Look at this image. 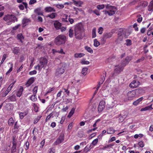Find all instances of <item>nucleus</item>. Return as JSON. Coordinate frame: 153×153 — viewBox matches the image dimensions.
Returning a JSON list of instances; mask_svg holds the SVG:
<instances>
[{
	"label": "nucleus",
	"instance_id": "obj_37",
	"mask_svg": "<svg viewBox=\"0 0 153 153\" xmlns=\"http://www.w3.org/2000/svg\"><path fill=\"white\" fill-rule=\"evenodd\" d=\"M94 45L95 47H97L100 45V42L97 41V39H94Z\"/></svg>",
	"mask_w": 153,
	"mask_h": 153
},
{
	"label": "nucleus",
	"instance_id": "obj_44",
	"mask_svg": "<svg viewBox=\"0 0 153 153\" xmlns=\"http://www.w3.org/2000/svg\"><path fill=\"white\" fill-rule=\"evenodd\" d=\"M56 13H53L51 14L48 15V17H49L51 19H53L55 18Z\"/></svg>",
	"mask_w": 153,
	"mask_h": 153
},
{
	"label": "nucleus",
	"instance_id": "obj_20",
	"mask_svg": "<svg viewBox=\"0 0 153 153\" xmlns=\"http://www.w3.org/2000/svg\"><path fill=\"white\" fill-rule=\"evenodd\" d=\"M13 53L14 54H18L20 51V49L19 47H14L12 49Z\"/></svg>",
	"mask_w": 153,
	"mask_h": 153
},
{
	"label": "nucleus",
	"instance_id": "obj_48",
	"mask_svg": "<svg viewBox=\"0 0 153 153\" xmlns=\"http://www.w3.org/2000/svg\"><path fill=\"white\" fill-rule=\"evenodd\" d=\"M41 117L42 116H38L37 118H36L34 120V124H36L38 122V121L40 119Z\"/></svg>",
	"mask_w": 153,
	"mask_h": 153
},
{
	"label": "nucleus",
	"instance_id": "obj_29",
	"mask_svg": "<svg viewBox=\"0 0 153 153\" xmlns=\"http://www.w3.org/2000/svg\"><path fill=\"white\" fill-rule=\"evenodd\" d=\"M8 100H10V101H15L16 100V96L15 95L13 94L8 98Z\"/></svg>",
	"mask_w": 153,
	"mask_h": 153
},
{
	"label": "nucleus",
	"instance_id": "obj_63",
	"mask_svg": "<svg viewBox=\"0 0 153 153\" xmlns=\"http://www.w3.org/2000/svg\"><path fill=\"white\" fill-rule=\"evenodd\" d=\"M73 126V122L71 123L68 126V129L71 130Z\"/></svg>",
	"mask_w": 153,
	"mask_h": 153
},
{
	"label": "nucleus",
	"instance_id": "obj_46",
	"mask_svg": "<svg viewBox=\"0 0 153 153\" xmlns=\"http://www.w3.org/2000/svg\"><path fill=\"white\" fill-rule=\"evenodd\" d=\"M7 56L6 54H5L3 55L2 60L0 63L1 64H2L3 63L4 61L7 58Z\"/></svg>",
	"mask_w": 153,
	"mask_h": 153
},
{
	"label": "nucleus",
	"instance_id": "obj_33",
	"mask_svg": "<svg viewBox=\"0 0 153 153\" xmlns=\"http://www.w3.org/2000/svg\"><path fill=\"white\" fill-rule=\"evenodd\" d=\"M75 110V108H72L71 109V111H70L68 116V117L70 118L72 116V115L73 114Z\"/></svg>",
	"mask_w": 153,
	"mask_h": 153
},
{
	"label": "nucleus",
	"instance_id": "obj_34",
	"mask_svg": "<svg viewBox=\"0 0 153 153\" xmlns=\"http://www.w3.org/2000/svg\"><path fill=\"white\" fill-rule=\"evenodd\" d=\"M40 9L39 8H37L35 10L34 12L39 15H43V14L42 13L40 12Z\"/></svg>",
	"mask_w": 153,
	"mask_h": 153
},
{
	"label": "nucleus",
	"instance_id": "obj_14",
	"mask_svg": "<svg viewBox=\"0 0 153 153\" xmlns=\"http://www.w3.org/2000/svg\"><path fill=\"white\" fill-rule=\"evenodd\" d=\"M35 79L34 77H31L28 80L27 82L26 85V87H29L30 86L31 84H32L34 81Z\"/></svg>",
	"mask_w": 153,
	"mask_h": 153
},
{
	"label": "nucleus",
	"instance_id": "obj_4",
	"mask_svg": "<svg viewBox=\"0 0 153 153\" xmlns=\"http://www.w3.org/2000/svg\"><path fill=\"white\" fill-rule=\"evenodd\" d=\"M66 65L65 63H62L59 66L56 71V75L59 76L62 74L64 72L65 70Z\"/></svg>",
	"mask_w": 153,
	"mask_h": 153
},
{
	"label": "nucleus",
	"instance_id": "obj_7",
	"mask_svg": "<svg viewBox=\"0 0 153 153\" xmlns=\"http://www.w3.org/2000/svg\"><path fill=\"white\" fill-rule=\"evenodd\" d=\"M136 92L135 90H133L128 92L127 94L128 100H132L135 96Z\"/></svg>",
	"mask_w": 153,
	"mask_h": 153
},
{
	"label": "nucleus",
	"instance_id": "obj_21",
	"mask_svg": "<svg viewBox=\"0 0 153 153\" xmlns=\"http://www.w3.org/2000/svg\"><path fill=\"white\" fill-rule=\"evenodd\" d=\"M143 97L140 98L134 101L133 103V105L135 106H137L139 103L143 100Z\"/></svg>",
	"mask_w": 153,
	"mask_h": 153
},
{
	"label": "nucleus",
	"instance_id": "obj_16",
	"mask_svg": "<svg viewBox=\"0 0 153 153\" xmlns=\"http://www.w3.org/2000/svg\"><path fill=\"white\" fill-rule=\"evenodd\" d=\"M45 10L46 12L49 13L51 12H55V10L53 7H46L45 8Z\"/></svg>",
	"mask_w": 153,
	"mask_h": 153
},
{
	"label": "nucleus",
	"instance_id": "obj_51",
	"mask_svg": "<svg viewBox=\"0 0 153 153\" xmlns=\"http://www.w3.org/2000/svg\"><path fill=\"white\" fill-rule=\"evenodd\" d=\"M126 116L125 115H123L119 119V121L120 123H121L123 121Z\"/></svg>",
	"mask_w": 153,
	"mask_h": 153
},
{
	"label": "nucleus",
	"instance_id": "obj_47",
	"mask_svg": "<svg viewBox=\"0 0 153 153\" xmlns=\"http://www.w3.org/2000/svg\"><path fill=\"white\" fill-rule=\"evenodd\" d=\"M88 70V68H85L82 69V74L84 75H85L87 74V72Z\"/></svg>",
	"mask_w": 153,
	"mask_h": 153
},
{
	"label": "nucleus",
	"instance_id": "obj_39",
	"mask_svg": "<svg viewBox=\"0 0 153 153\" xmlns=\"http://www.w3.org/2000/svg\"><path fill=\"white\" fill-rule=\"evenodd\" d=\"M34 68L38 69L39 71H41L43 68L42 66L40 64H38L36 66L34 67Z\"/></svg>",
	"mask_w": 153,
	"mask_h": 153
},
{
	"label": "nucleus",
	"instance_id": "obj_56",
	"mask_svg": "<svg viewBox=\"0 0 153 153\" xmlns=\"http://www.w3.org/2000/svg\"><path fill=\"white\" fill-rule=\"evenodd\" d=\"M81 63L82 64L88 65L89 64V62L88 61L83 60L81 61Z\"/></svg>",
	"mask_w": 153,
	"mask_h": 153
},
{
	"label": "nucleus",
	"instance_id": "obj_23",
	"mask_svg": "<svg viewBox=\"0 0 153 153\" xmlns=\"http://www.w3.org/2000/svg\"><path fill=\"white\" fill-rule=\"evenodd\" d=\"M112 33H104L103 36L106 39L112 37Z\"/></svg>",
	"mask_w": 153,
	"mask_h": 153
},
{
	"label": "nucleus",
	"instance_id": "obj_54",
	"mask_svg": "<svg viewBox=\"0 0 153 153\" xmlns=\"http://www.w3.org/2000/svg\"><path fill=\"white\" fill-rule=\"evenodd\" d=\"M38 86H35L33 89V91L34 94H36L37 91Z\"/></svg>",
	"mask_w": 153,
	"mask_h": 153
},
{
	"label": "nucleus",
	"instance_id": "obj_50",
	"mask_svg": "<svg viewBox=\"0 0 153 153\" xmlns=\"http://www.w3.org/2000/svg\"><path fill=\"white\" fill-rule=\"evenodd\" d=\"M53 114L52 113H51L48 115L47 117L45 119L46 122H47L48 120H49L52 116H53Z\"/></svg>",
	"mask_w": 153,
	"mask_h": 153
},
{
	"label": "nucleus",
	"instance_id": "obj_36",
	"mask_svg": "<svg viewBox=\"0 0 153 153\" xmlns=\"http://www.w3.org/2000/svg\"><path fill=\"white\" fill-rule=\"evenodd\" d=\"M16 146L17 145H12V146L11 148V152L12 153H13L16 152Z\"/></svg>",
	"mask_w": 153,
	"mask_h": 153
},
{
	"label": "nucleus",
	"instance_id": "obj_26",
	"mask_svg": "<svg viewBox=\"0 0 153 153\" xmlns=\"http://www.w3.org/2000/svg\"><path fill=\"white\" fill-rule=\"evenodd\" d=\"M85 55V54L82 53H76L74 55L75 58H81L83 56Z\"/></svg>",
	"mask_w": 153,
	"mask_h": 153
},
{
	"label": "nucleus",
	"instance_id": "obj_42",
	"mask_svg": "<svg viewBox=\"0 0 153 153\" xmlns=\"http://www.w3.org/2000/svg\"><path fill=\"white\" fill-rule=\"evenodd\" d=\"M96 36V29L95 28H94L92 31V38H94Z\"/></svg>",
	"mask_w": 153,
	"mask_h": 153
},
{
	"label": "nucleus",
	"instance_id": "obj_19",
	"mask_svg": "<svg viewBox=\"0 0 153 153\" xmlns=\"http://www.w3.org/2000/svg\"><path fill=\"white\" fill-rule=\"evenodd\" d=\"M24 89L22 87H21L18 91H17L16 95L17 97H20L22 95Z\"/></svg>",
	"mask_w": 153,
	"mask_h": 153
},
{
	"label": "nucleus",
	"instance_id": "obj_53",
	"mask_svg": "<svg viewBox=\"0 0 153 153\" xmlns=\"http://www.w3.org/2000/svg\"><path fill=\"white\" fill-rule=\"evenodd\" d=\"M98 141V138H96L92 142L91 144L94 146H95L97 143Z\"/></svg>",
	"mask_w": 153,
	"mask_h": 153
},
{
	"label": "nucleus",
	"instance_id": "obj_52",
	"mask_svg": "<svg viewBox=\"0 0 153 153\" xmlns=\"http://www.w3.org/2000/svg\"><path fill=\"white\" fill-rule=\"evenodd\" d=\"M13 64L12 63H11V67L9 69L8 71L6 73V75H8L13 70Z\"/></svg>",
	"mask_w": 153,
	"mask_h": 153
},
{
	"label": "nucleus",
	"instance_id": "obj_28",
	"mask_svg": "<svg viewBox=\"0 0 153 153\" xmlns=\"http://www.w3.org/2000/svg\"><path fill=\"white\" fill-rule=\"evenodd\" d=\"M73 30L71 28H70L68 31V36L70 38H72L74 36Z\"/></svg>",
	"mask_w": 153,
	"mask_h": 153
},
{
	"label": "nucleus",
	"instance_id": "obj_11",
	"mask_svg": "<svg viewBox=\"0 0 153 153\" xmlns=\"http://www.w3.org/2000/svg\"><path fill=\"white\" fill-rule=\"evenodd\" d=\"M20 126L18 124L17 121L15 123L14 128L12 129V132L13 133L16 134L19 131V129Z\"/></svg>",
	"mask_w": 153,
	"mask_h": 153
},
{
	"label": "nucleus",
	"instance_id": "obj_5",
	"mask_svg": "<svg viewBox=\"0 0 153 153\" xmlns=\"http://www.w3.org/2000/svg\"><path fill=\"white\" fill-rule=\"evenodd\" d=\"M3 19L7 22H15V20H17L16 17L13 15H5L3 18Z\"/></svg>",
	"mask_w": 153,
	"mask_h": 153
},
{
	"label": "nucleus",
	"instance_id": "obj_15",
	"mask_svg": "<svg viewBox=\"0 0 153 153\" xmlns=\"http://www.w3.org/2000/svg\"><path fill=\"white\" fill-rule=\"evenodd\" d=\"M17 39L19 40L21 43H23L24 42L23 40L25 37L21 33H19L17 35Z\"/></svg>",
	"mask_w": 153,
	"mask_h": 153
},
{
	"label": "nucleus",
	"instance_id": "obj_31",
	"mask_svg": "<svg viewBox=\"0 0 153 153\" xmlns=\"http://www.w3.org/2000/svg\"><path fill=\"white\" fill-rule=\"evenodd\" d=\"M85 49L88 52L92 53L93 52V51L92 49L90 47L88 46H86L85 47Z\"/></svg>",
	"mask_w": 153,
	"mask_h": 153
},
{
	"label": "nucleus",
	"instance_id": "obj_41",
	"mask_svg": "<svg viewBox=\"0 0 153 153\" xmlns=\"http://www.w3.org/2000/svg\"><path fill=\"white\" fill-rule=\"evenodd\" d=\"M105 6V5L103 4H99L97 6V8L99 10H101L103 9L104 8Z\"/></svg>",
	"mask_w": 153,
	"mask_h": 153
},
{
	"label": "nucleus",
	"instance_id": "obj_1",
	"mask_svg": "<svg viewBox=\"0 0 153 153\" xmlns=\"http://www.w3.org/2000/svg\"><path fill=\"white\" fill-rule=\"evenodd\" d=\"M74 31L76 38L79 40L82 39L83 37V33L85 32V29L82 24L80 23L75 25Z\"/></svg>",
	"mask_w": 153,
	"mask_h": 153
},
{
	"label": "nucleus",
	"instance_id": "obj_59",
	"mask_svg": "<svg viewBox=\"0 0 153 153\" xmlns=\"http://www.w3.org/2000/svg\"><path fill=\"white\" fill-rule=\"evenodd\" d=\"M138 145L140 147H141V148H142V147H143L144 146V143L142 141H140L138 143Z\"/></svg>",
	"mask_w": 153,
	"mask_h": 153
},
{
	"label": "nucleus",
	"instance_id": "obj_49",
	"mask_svg": "<svg viewBox=\"0 0 153 153\" xmlns=\"http://www.w3.org/2000/svg\"><path fill=\"white\" fill-rule=\"evenodd\" d=\"M30 100L33 101H36L37 100L36 94H34L30 97Z\"/></svg>",
	"mask_w": 153,
	"mask_h": 153
},
{
	"label": "nucleus",
	"instance_id": "obj_9",
	"mask_svg": "<svg viewBox=\"0 0 153 153\" xmlns=\"http://www.w3.org/2000/svg\"><path fill=\"white\" fill-rule=\"evenodd\" d=\"M140 84V82L136 80H133L129 84V86L131 88H135L137 87Z\"/></svg>",
	"mask_w": 153,
	"mask_h": 153
},
{
	"label": "nucleus",
	"instance_id": "obj_25",
	"mask_svg": "<svg viewBox=\"0 0 153 153\" xmlns=\"http://www.w3.org/2000/svg\"><path fill=\"white\" fill-rule=\"evenodd\" d=\"M17 137L16 136H13L12 137V145H17Z\"/></svg>",
	"mask_w": 153,
	"mask_h": 153
},
{
	"label": "nucleus",
	"instance_id": "obj_27",
	"mask_svg": "<svg viewBox=\"0 0 153 153\" xmlns=\"http://www.w3.org/2000/svg\"><path fill=\"white\" fill-rule=\"evenodd\" d=\"M148 10L149 11H153V1H151L148 6Z\"/></svg>",
	"mask_w": 153,
	"mask_h": 153
},
{
	"label": "nucleus",
	"instance_id": "obj_12",
	"mask_svg": "<svg viewBox=\"0 0 153 153\" xmlns=\"http://www.w3.org/2000/svg\"><path fill=\"white\" fill-rule=\"evenodd\" d=\"M48 63L47 59L44 57H41L39 60V64L42 66L43 68Z\"/></svg>",
	"mask_w": 153,
	"mask_h": 153
},
{
	"label": "nucleus",
	"instance_id": "obj_38",
	"mask_svg": "<svg viewBox=\"0 0 153 153\" xmlns=\"http://www.w3.org/2000/svg\"><path fill=\"white\" fill-rule=\"evenodd\" d=\"M30 22V20L24 18L22 20V23L23 25H26L29 22Z\"/></svg>",
	"mask_w": 153,
	"mask_h": 153
},
{
	"label": "nucleus",
	"instance_id": "obj_43",
	"mask_svg": "<svg viewBox=\"0 0 153 153\" xmlns=\"http://www.w3.org/2000/svg\"><path fill=\"white\" fill-rule=\"evenodd\" d=\"M27 114L26 113L21 112L19 114V117L21 119H23L24 117Z\"/></svg>",
	"mask_w": 153,
	"mask_h": 153
},
{
	"label": "nucleus",
	"instance_id": "obj_58",
	"mask_svg": "<svg viewBox=\"0 0 153 153\" xmlns=\"http://www.w3.org/2000/svg\"><path fill=\"white\" fill-rule=\"evenodd\" d=\"M103 28L102 27H100L98 29V33L99 34H102L103 33Z\"/></svg>",
	"mask_w": 153,
	"mask_h": 153
},
{
	"label": "nucleus",
	"instance_id": "obj_10",
	"mask_svg": "<svg viewBox=\"0 0 153 153\" xmlns=\"http://www.w3.org/2000/svg\"><path fill=\"white\" fill-rule=\"evenodd\" d=\"M115 67L116 68L114 70L115 72L117 73H119L123 70L124 67L121 64L120 65L116 66Z\"/></svg>",
	"mask_w": 153,
	"mask_h": 153
},
{
	"label": "nucleus",
	"instance_id": "obj_45",
	"mask_svg": "<svg viewBox=\"0 0 153 153\" xmlns=\"http://www.w3.org/2000/svg\"><path fill=\"white\" fill-rule=\"evenodd\" d=\"M55 89V88L54 87L49 88L46 93L45 94V96H46V95L48 94V93H51L52 91H53Z\"/></svg>",
	"mask_w": 153,
	"mask_h": 153
},
{
	"label": "nucleus",
	"instance_id": "obj_35",
	"mask_svg": "<svg viewBox=\"0 0 153 153\" xmlns=\"http://www.w3.org/2000/svg\"><path fill=\"white\" fill-rule=\"evenodd\" d=\"M91 146L88 145L84 149V151L85 152L87 153L91 149Z\"/></svg>",
	"mask_w": 153,
	"mask_h": 153
},
{
	"label": "nucleus",
	"instance_id": "obj_61",
	"mask_svg": "<svg viewBox=\"0 0 153 153\" xmlns=\"http://www.w3.org/2000/svg\"><path fill=\"white\" fill-rule=\"evenodd\" d=\"M126 45L127 46H130L131 45V40L127 39L126 40Z\"/></svg>",
	"mask_w": 153,
	"mask_h": 153
},
{
	"label": "nucleus",
	"instance_id": "obj_18",
	"mask_svg": "<svg viewBox=\"0 0 153 153\" xmlns=\"http://www.w3.org/2000/svg\"><path fill=\"white\" fill-rule=\"evenodd\" d=\"M118 36L115 41V42L117 44H119L121 43L123 39V37L121 35H120L119 34H118Z\"/></svg>",
	"mask_w": 153,
	"mask_h": 153
},
{
	"label": "nucleus",
	"instance_id": "obj_60",
	"mask_svg": "<svg viewBox=\"0 0 153 153\" xmlns=\"http://www.w3.org/2000/svg\"><path fill=\"white\" fill-rule=\"evenodd\" d=\"M106 39L103 36L102 37L101 39V43H102L103 44H104L106 41Z\"/></svg>",
	"mask_w": 153,
	"mask_h": 153
},
{
	"label": "nucleus",
	"instance_id": "obj_30",
	"mask_svg": "<svg viewBox=\"0 0 153 153\" xmlns=\"http://www.w3.org/2000/svg\"><path fill=\"white\" fill-rule=\"evenodd\" d=\"M114 133V131L112 127L110 128L107 130V133L109 134H111Z\"/></svg>",
	"mask_w": 153,
	"mask_h": 153
},
{
	"label": "nucleus",
	"instance_id": "obj_22",
	"mask_svg": "<svg viewBox=\"0 0 153 153\" xmlns=\"http://www.w3.org/2000/svg\"><path fill=\"white\" fill-rule=\"evenodd\" d=\"M63 140V137L62 136H60L57 139L55 143H56V144H58L62 143Z\"/></svg>",
	"mask_w": 153,
	"mask_h": 153
},
{
	"label": "nucleus",
	"instance_id": "obj_13",
	"mask_svg": "<svg viewBox=\"0 0 153 153\" xmlns=\"http://www.w3.org/2000/svg\"><path fill=\"white\" fill-rule=\"evenodd\" d=\"M72 1H73V3L74 5L79 7H82V5L83 4V2L80 1H76L75 0H72Z\"/></svg>",
	"mask_w": 153,
	"mask_h": 153
},
{
	"label": "nucleus",
	"instance_id": "obj_32",
	"mask_svg": "<svg viewBox=\"0 0 153 153\" xmlns=\"http://www.w3.org/2000/svg\"><path fill=\"white\" fill-rule=\"evenodd\" d=\"M14 123V121L12 117L10 118L8 122V124L10 126H13Z\"/></svg>",
	"mask_w": 153,
	"mask_h": 153
},
{
	"label": "nucleus",
	"instance_id": "obj_24",
	"mask_svg": "<svg viewBox=\"0 0 153 153\" xmlns=\"http://www.w3.org/2000/svg\"><path fill=\"white\" fill-rule=\"evenodd\" d=\"M152 109V105H150L149 106H148L145 107L144 108H142L141 109V111H146L148 110H151Z\"/></svg>",
	"mask_w": 153,
	"mask_h": 153
},
{
	"label": "nucleus",
	"instance_id": "obj_55",
	"mask_svg": "<svg viewBox=\"0 0 153 153\" xmlns=\"http://www.w3.org/2000/svg\"><path fill=\"white\" fill-rule=\"evenodd\" d=\"M11 90V88H10L8 87L6 91H5L3 96L4 97L6 96Z\"/></svg>",
	"mask_w": 153,
	"mask_h": 153
},
{
	"label": "nucleus",
	"instance_id": "obj_17",
	"mask_svg": "<svg viewBox=\"0 0 153 153\" xmlns=\"http://www.w3.org/2000/svg\"><path fill=\"white\" fill-rule=\"evenodd\" d=\"M53 25L55 27L57 30L59 29L62 26L61 24L57 21H55Z\"/></svg>",
	"mask_w": 153,
	"mask_h": 153
},
{
	"label": "nucleus",
	"instance_id": "obj_6",
	"mask_svg": "<svg viewBox=\"0 0 153 153\" xmlns=\"http://www.w3.org/2000/svg\"><path fill=\"white\" fill-rule=\"evenodd\" d=\"M133 56H127L124 59L121 61V64L122 65L125 67L130 61L132 59Z\"/></svg>",
	"mask_w": 153,
	"mask_h": 153
},
{
	"label": "nucleus",
	"instance_id": "obj_3",
	"mask_svg": "<svg viewBox=\"0 0 153 153\" xmlns=\"http://www.w3.org/2000/svg\"><path fill=\"white\" fill-rule=\"evenodd\" d=\"M66 37L64 35H58L55 39V43L58 45H64L66 42Z\"/></svg>",
	"mask_w": 153,
	"mask_h": 153
},
{
	"label": "nucleus",
	"instance_id": "obj_64",
	"mask_svg": "<svg viewBox=\"0 0 153 153\" xmlns=\"http://www.w3.org/2000/svg\"><path fill=\"white\" fill-rule=\"evenodd\" d=\"M37 73L36 71L34 70L29 72V74L30 75H32L34 74H36Z\"/></svg>",
	"mask_w": 153,
	"mask_h": 153
},
{
	"label": "nucleus",
	"instance_id": "obj_2",
	"mask_svg": "<svg viewBox=\"0 0 153 153\" xmlns=\"http://www.w3.org/2000/svg\"><path fill=\"white\" fill-rule=\"evenodd\" d=\"M105 7L107 10L104 11L105 13L106 14H107L109 16H111L114 14L117 10L116 7L110 5L109 4H106Z\"/></svg>",
	"mask_w": 153,
	"mask_h": 153
},
{
	"label": "nucleus",
	"instance_id": "obj_57",
	"mask_svg": "<svg viewBox=\"0 0 153 153\" xmlns=\"http://www.w3.org/2000/svg\"><path fill=\"white\" fill-rule=\"evenodd\" d=\"M114 145V144H110L109 145H106L104 147L103 149H105L107 148H110L113 146Z\"/></svg>",
	"mask_w": 153,
	"mask_h": 153
},
{
	"label": "nucleus",
	"instance_id": "obj_40",
	"mask_svg": "<svg viewBox=\"0 0 153 153\" xmlns=\"http://www.w3.org/2000/svg\"><path fill=\"white\" fill-rule=\"evenodd\" d=\"M29 143L27 141L25 144L24 145V148L26 150H27L29 148Z\"/></svg>",
	"mask_w": 153,
	"mask_h": 153
},
{
	"label": "nucleus",
	"instance_id": "obj_62",
	"mask_svg": "<svg viewBox=\"0 0 153 153\" xmlns=\"http://www.w3.org/2000/svg\"><path fill=\"white\" fill-rule=\"evenodd\" d=\"M145 58L143 56L141 58L138 59L136 62V63H139L141 62H142L144 60Z\"/></svg>",
	"mask_w": 153,
	"mask_h": 153
},
{
	"label": "nucleus",
	"instance_id": "obj_8",
	"mask_svg": "<svg viewBox=\"0 0 153 153\" xmlns=\"http://www.w3.org/2000/svg\"><path fill=\"white\" fill-rule=\"evenodd\" d=\"M105 102L103 100L101 101L100 102L98 108V111L101 112L102 111L105 107Z\"/></svg>",
	"mask_w": 153,
	"mask_h": 153
}]
</instances>
